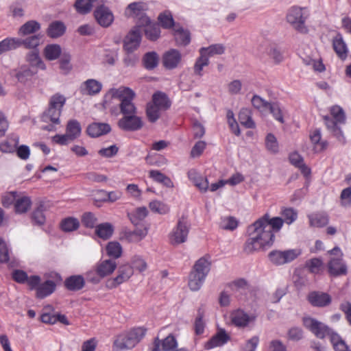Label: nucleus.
Masks as SVG:
<instances>
[{"mask_svg": "<svg viewBox=\"0 0 351 351\" xmlns=\"http://www.w3.org/2000/svg\"><path fill=\"white\" fill-rule=\"evenodd\" d=\"M146 329L139 327L118 335L114 341V349L124 350L133 348L143 338Z\"/></svg>", "mask_w": 351, "mask_h": 351, "instance_id": "nucleus-3", "label": "nucleus"}, {"mask_svg": "<svg viewBox=\"0 0 351 351\" xmlns=\"http://www.w3.org/2000/svg\"><path fill=\"white\" fill-rule=\"evenodd\" d=\"M56 289V284L52 280H47L36 289V297L44 298L51 294Z\"/></svg>", "mask_w": 351, "mask_h": 351, "instance_id": "nucleus-37", "label": "nucleus"}, {"mask_svg": "<svg viewBox=\"0 0 351 351\" xmlns=\"http://www.w3.org/2000/svg\"><path fill=\"white\" fill-rule=\"evenodd\" d=\"M252 106L258 109V110L263 112L266 110H268L270 104L271 103H269L265 99H263L262 97H261L258 95H254L252 98Z\"/></svg>", "mask_w": 351, "mask_h": 351, "instance_id": "nucleus-62", "label": "nucleus"}, {"mask_svg": "<svg viewBox=\"0 0 351 351\" xmlns=\"http://www.w3.org/2000/svg\"><path fill=\"white\" fill-rule=\"evenodd\" d=\"M270 226L264 220L258 219L247 228L249 237L246 240L243 250L246 254L270 247L274 241V234L270 232Z\"/></svg>", "mask_w": 351, "mask_h": 351, "instance_id": "nucleus-1", "label": "nucleus"}, {"mask_svg": "<svg viewBox=\"0 0 351 351\" xmlns=\"http://www.w3.org/2000/svg\"><path fill=\"white\" fill-rule=\"evenodd\" d=\"M240 123L246 128H254L256 125L252 118V112L248 108H242L239 114Z\"/></svg>", "mask_w": 351, "mask_h": 351, "instance_id": "nucleus-41", "label": "nucleus"}, {"mask_svg": "<svg viewBox=\"0 0 351 351\" xmlns=\"http://www.w3.org/2000/svg\"><path fill=\"white\" fill-rule=\"evenodd\" d=\"M85 286V279L82 275H73L64 280V287L71 291H77Z\"/></svg>", "mask_w": 351, "mask_h": 351, "instance_id": "nucleus-22", "label": "nucleus"}, {"mask_svg": "<svg viewBox=\"0 0 351 351\" xmlns=\"http://www.w3.org/2000/svg\"><path fill=\"white\" fill-rule=\"evenodd\" d=\"M154 344L152 351H173L178 346L177 341L172 335H168L162 341L158 337L156 338Z\"/></svg>", "mask_w": 351, "mask_h": 351, "instance_id": "nucleus-18", "label": "nucleus"}, {"mask_svg": "<svg viewBox=\"0 0 351 351\" xmlns=\"http://www.w3.org/2000/svg\"><path fill=\"white\" fill-rule=\"evenodd\" d=\"M19 48L17 38H7L0 42V55L4 52Z\"/></svg>", "mask_w": 351, "mask_h": 351, "instance_id": "nucleus-53", "label": "nucleus"}, {"mask_svg": "<svg viewBox=\"0 0 351 351\" xmlns=\"http://www.w3.org/2000/svg\"><path fill=\"white\" fill-rule=\"evenodd\" d=\"M210 261L206 257H202L195 262L189 276L188 285L192 291L200 289L210 270Z\"/></svg>", "mask_w": 351, "mask_h": 351, "instance_id": "nucleus-2", "label": "nucleus"}, {"mask_svg": "<svg viewBox=\"0 0 351 351\" xmlns=\"http://www.w3.org/2000/svg\"><path fill=\"white\" fill-rule=\"evenodd\" d=\"M133 275V268L125 265L119 267L118 275L112 280L111 287H116L118 285L126 282Z\"/></svg>", "mask_w": 351, "mask_h": 351, "instance_id": "nucleus-19", "label": "nucleus"}, {"mask_svg": "<svg viewBox=\"0 0 351 351\" xmlns=\"http://www.w3.org/2000/svg\"><path fill=\"white\" fill-rule=\"evenodd\" d=\"M201 49H205V53L208 57L221 55L225 51V47L222 44L211 45L208 47H202Z\"/></svg>", "mask_w": 351, "mask_h": 351, "instance_id": "nucleus-64", "label": "nucleus"}, {"mask_svg": "<svg viewBox=\"0 0 351 351\" xmlns=\"http://www.w3.org/2000/svg\"><path fill=\"white\" fill-rule=\"evenodd\" d=\"M324 119L327 128L340 142L344 143L345 137L341 128L338 126L339 122H337L336 120L328 116L324 117Z\"/></svg>", "mask_w": 351, "mask_h": 351, "instance_id": "nucleus-27", "label": "nucleus"}, {"mask_svg": "<svg viewBox=\"0 0 351 351\" xmlns=\"http://www.w3.org/2000/svg\"><path fill=\"white\" fill-rule=\"evenodd\" d=\"M145 10V5L142 2L130 3L125 10V15L128 17L136 18L141 16Z\"/></svg>", "mask_w": 351, "mask_h": 351, "instance_id": "nucleus-35", "label": "nucleus"}, {"mask_svg": "<svg viewBox=\"0 0 351 351\" xmlns=\"http://www.w3.org/2000/svg\"><path fill=\"white\" fill-rule=\"evenodd\" d=\"M237 219L232 216H226L221 218L219 227L221 229L232 231L238 226Z\"/></svg>", "mask_w": 351, "mask_h": 351, "instance_id": "nucleus-55", "label": "nucleus"}, {"mask_svg": "<svg viewBox=\"0 0 351 351\" xmlns=\"http://www.w3.org/2000/svg\"><path fill=\"white\" fill-rule=\"evenodd\" d=\"M109 93L113 97H117L121 100L119 107L123 116L136 113V108L132 102L135 93L131 88L122 86L119 88H112Z\"/></svg>", "mask_w": 351, "mask_h": 351, "instance_id": "nucleus-4", "label": "nucleus"}, {"mask_svg": "<svg viewBox=\"0 0 351 351\" xmlns=\"http://www.w3.org/2000/svg\"><path fill=\"white\" fill-rule=\"evenodd\" d=\"M290 162L300 169L301 172L306 176L310 175L311 169L304 163L303 158L296 152L292 153L289 156Z\"/></svg>", "mask_w": 351, "mask_h": 351, "instance_id": "nucleus-38", "label": "nucleus"}, {"mask_svg": "<svg viewBox=\"0 0 351 351\" xmlns=\"http://www.w3.org/2000/svg\"><path fill=\"white\" fill-rule=\"evenodd\" d=\"M106 252L108 256L117 258L121 255L122 247L118 242H110L106 246Z\"/></svg>", "mask_w": 351, "mask_h": 351, "instance_id": "nucleus-60", "label": "nucleus"}, {"mask_svg": "<svg viewBox=\"0 0 351 351\" xmlns=\"http://www.w3.org/2000/svg\"><path fill=\"white\" fill-rule=\"evenodd\" d=\"M302 324L307 330L319 339H324L326 336L330 337L332 333L335 332L327 325L310 316L304 317L302 318Z\"/></svg>", "mask_w": 351, "mask_h": 351, "instance_id": "nucleus-6", "label": "nucleus"}, {"mask_svg": "<svg viewBox=\"0 0 351 351\" xmlns=\"http://www.w3.org/2000/svg\"><path fill=\"white\" fill-rule=\"evenodd\" d=\"M267 55L275 64H280L284 59L280 49L276 45H269L267 49Z\"/></svg>", "mask_w": 351, "mask_h": 351, "instance_id": "nucleus-56", "label": "nucleus"}, {"mask_svg": "<svg viewBox=\"0 0 351 351\" xmlns=\"http://www.w3.org/2000/svg\"><path fill=\"white\" fill-rule=\"evenodd\" d=\"M260 220H264L270 226V232H273L274 231H279L282 228L284 221L282 217H276L273 218H269V216L266 214L263 217L259 219Z\"/></svg>", "mask_w": 351, "mask_h": 351, "instance_id": "nucleus-52", "label": "nucleus"}, {"mask_svg": "<svg viewBox=\"0 0 351 351\" xmlns=\"http://www.w3.org/2000/svg\"><path fill=\"white\" fill-rule=\"evenodd\" d=\"M158 60V56L156 52H147L143 58V65L148 70L154 69L157 66Z\"/></svg>", "mask_w": 351, "mask_h": 351, "instance_id": "nucleus-47", "label": "nucleus"}, {"mask_svg": "<svg viewBox=\"0 0 351 351\" xmlns=\"http://www.w3.org/2000/svg\"><path fill=\"white\" fill-rule=\"evenodd\" d=\"M230 320L233 325L238 328L247 327L250 323L255 320V317L249 315L241 309L234 311L230 314Z\"/></svg>", "mask_w": 351, "mask_h": 351, "instance_id": "nucleus-14", "label": "nucleus"}, {"mask_svg": "<svg viewBox=\"0 0 351 351\" xmlns=\"http://www.w3.org/2000/svg\"><path fill=\"white\" fill-rule=\"evenodd\" d=\"M175 40L178 46H186L191 41L190 33L182 27H174Z\"/></svg>", "mask_w": 351, "mask_h": 351, "instance_id": "nucleus-36", "label": "nucleus"}, {"mask_svg": "<svg viewBox=\"0 0 351 351\" xmlns=\"http://www.w3.org/2000/svg\"><path fill=\"white\" fill-rule=\"evenodd\" d=\"M145 34L150 40H156L160 35V29L158 24L152 23L145 28Z\"/></svg>", "mask_w": 351, "mask_h": 351, "instance_id": "nucleus-58", "label": "nucleus"}, {"mask_svg": "<svg viewBox=\"0 0 351 351\" xmlns=\"http://www.w3.org/2000/svg\"><path fill=\"white\" fill-rule=\"evenodd\" d=\"M119 128L125 132H134L143 127L142 118L134 114L123 116L118 121Z\"/></svg>", "mask_w": 351, "mask_h": 351, "instance_id": "nucleus-11", "label": "nucleus"}, {"mask_svg": "<svg viewBox=\"0 0 351 351\" xmlns=\"http://www.w3.org/2000/svg\"><path fill=\"white\" fill-rule=\"evenodd\" d=\"M333 49L338 56L344 60L347 57L348 48L341 34H337L333 39Z\"/></svg>", "mask_w": 351, "mask_h": 351, "instance_id": "nucleus-33", "label": "nucleus"}, {"mask_svg": "<svg viewBox=\"0 0 351 351\" xmlns=\"http://www.w3.org/2000/svg\"><path fill=\"white\" fill-rule=\"evenodd\" d=\"M230 339L224 329H220L215 335H213L204 346L205 349L210 350L216 347H221L226 344Z\"/></svg>", "mask_w": 351, "mask_h": 351, "instance_id": "nucleus-17", "label": "nucleus"}, {"mask_svg": "<svg viewBox=\"0 0 351 351\" xmlns=\"http://www.w3.org/2000/svg\"><path fill=\"white\" fill-rule=\"evenodd\" d=\"M110 130L111 128L108 123H93L88 126L86 132L90 137L96 138L109 133Z\"/></svg>", "mask_w": 351, "mask_h": 351, "instance_id": "nucleus-21", "label": "nucleus"}, {"mask_svg": "<svg viewBox=\"0 0 351 351\" xmlns=\"http://www.w3.org/2000/svg\"><path fill=\"white\" fill-rule=\"evenodd\" d=\"M206 313V308L204 304H202L197 311V316L194 322V330L197 335L204 333L206 326V322L204 320Z\"/></svg>", "mask_w": 351, "mask_h": 351, "instance_id": "nucleus-24", "label": "nucleus"}, {"mask_svg": "<svg viewBox=\"0 0 351 351\" xmlns=\"http://www.w3.org/2000/svg\"><path fill=\"white\" fill-rule=\"evenodd\" d=\"M162 111L164 110L149 102L146 107V115L149 121L155 123L160 118Z\"/></svg>", "mask_w": 351, "mask_h": 351, "instance_id": "nucleus-50", "label": "nucleus"}, {"mask_svg": "<svg viewBox=\"0 0 351 351\" xmlns=\"http://www.w3.org/2000/svg\"><path fill=\"white\" fill-rule=\"evenodd\" d=\"M94 16L97 23L104 27H109L114 21V15L111 10L103 4L97 6Z\"/></svg>", "mask_w": 351, "mask_h": 351, "instance_id": "nucleus-13", "label": "nucleus"}, {"mask_svg": "<svg viewBox=\"0 0 351 351\" xmlns=\"http://www.w3.org/2000/svg\"><path fill=\"white\" fill-rule=\"evenodd\" d=\"M117 268V263L113 260H104L97 264L96 269L99 276L105 278L113 273Z\"/></svg>", "mask_w": 351, "mask_h": 351, "instance_id": "nucleus-23", "label": "nucleus"}, {"mask_svg": "<svg viewBox=\"0 0 351 351\" xmlns=\"http://www.w3.org/2000/svg\"><path fill=\"white\" fill-rule=\"evenodd\" d=\"M189 232V226L184 219H179L176 226L169 234V243L173 245H178L185 243Z\"/></svg>", "mask_w": 351, "mask_h": 351, "instance_id": "nucleus-8", "label": "nucleus"}, {"mask_svg": "<svg viewBox=\"0 0 351 351\" xmlns=\"http://www.w3.org/2000/svg\"><path fill=\"white\" fill-rule=\"evenodd\" d=\"M310 138L314 145V151L315 152H322L325 150L328 146L326 141H321L322 135L319 129H315L311 134Z\"/></svg>", "mask_w": 351, "mask_h": 351, "instance_id": "nucleus-29", "label": "nucleus"}, {"mask_svg": "<svg viewBox=\"0 0 351 351\" xmlns=\"http://www.w3.org/2000/svg\"><path fill=\"white\" fill-rule=\"evenodd\" d=\"M150 102L164 111L171 106V101L167 95L160 91L152 95V99Z\"/></svg>", "mask_w": 351, "mask_h": 351, "instance_id": "nucleus-30", "label": "nucleus"}, {"mask_svg": "<svg viewBox=\"0 0 351 351\" xmlns=\"http://www.w3.org/2000/svg\"><path fill=\"white\" fill-rule=\"evenodd\" d=\"M82 132L80 123L77 120H70L66 127V134L73 141L77 138Z\"/></svg>", "mask_w": 351, "mask_h": 351, "instance_id": "nucleus-39", "label": "nucleus"}, {"mask_svg": "<svg viewBox=\"0 0 351 351\" xmlns=\"http://www.w3.org/2000/svg\"><path fill=\"white\" fill-rule=\"evenodd\" d=\"M149 207L152 212L160 215H165L169 211V207L167 204L158 200L152 201Z\"/></svg>", "mask_w": 351, "mask_h": 351, "instance_id": "nucleus-59", "label": "nucleus"}, {"mask_svg": "<svg viewBox=\"0 0 351 351\" xmlns=\"http://www.w3.org/2000/svg\"><path fill=\"white\" fill-rule=\"evenodd\" d=\"M66 31L64 23L60 21H56L51 23L47 28V35L52 38H59L62 36Z\"/></svg>", "mask_w": 351, "mask_h": 351, "instance_id": "nucleus-28", "label": "nucleus"}, {"mask_svg": "<svg viewBox=\"0 0 351 351\" xmlns=\"http://www.w3.org/2000/svg\"><path fill=\"white\" fill-rule=\"evenodd\" d=\"M147 234L146 229L125 230L123 232L122 237L128 242L137 243L141 241Z\"/></svg>", "mask_w": 351, "mask_h": 351, "instance_id": "nucleus-25", "label": "nucleus"}, {"mask_svg": "<svg viewBox=\"0 0 351 351\" xmlns=\"http://www.w3.org/2000/svg\"><path fill=\"white\" fill-rule=\"evenodd\" d=\"M287 21L298 32L306 34L308 29L305 25L306 16L303 8L298 6L291 7L287 14Z\"/></svg>", "mask_w": 351, "mask_h": 351, "instance_id": "nucleus-7", "label": "nucleus"}, {"mask_svg": "<svg viewBox=\"0 0 351 351\" xmlns=\"http://www.w3.org/2000/svg\"><path fill=\"white\" fill-rule=\"evenodd\" d=\"M182 60V55L177 49H170L162 56L163 66L167 69H173L178 66Z\"/></svg>", "mask_w": 351, "mask_h": 351, "instance_id": "nucleus-15", "label": "nucleus"}, {"mask_svg": "<svg viewBox=\"0 0 351 351\" xmlns=\"http://www.w3.org/2000/svg\"><path fill=\"white\" fill-rule=\"evenodd\" d=\"M113 230V226L110 223H104L97 226L95 232L99 237L108 239L112 236Z\"/></svg>", "mask_w": 351, "mask_h": 351, "instance_id": "nucleus-51", "label": "nucleus"}, {"mask_svg": "<svg viewBox=\"0 0 351 351\" xmlns=\"http://www.w3.org/2000/svg\"><path fill=\"white\" fill-rule=\"evenodd\" d=\"M330 339L335 351H351L337 332L332 333Z\"/></svg>", "mask_w": 351, "mask_h": 351, "instance_id": "nucleus-54", "label": "nucleus"}, {"mask_svg": "<svg viewBox=\"0 0 351 351\" xmlns=\"http://www.w3.org/2000/svg\"><path fill=\"white\" fill-rule=\"evenodd\" d=\"M141 29L134 27L124 38L123 49L127 53H132L139 47L141 41Z\"/></svg>", "mask_w": 351, "mask_h": 351, "instance_id": "nucleus-12", "label": "nucleus"}, {"mask_svg": "<svg viewBox=\"0 0 351 351\" xmlns=\"http://www.w3.org/2000/svg\"><path fill=\"white\" fill-rule=\"evenodd\" d=\"M65 102L66 98L64 95L59 93L53 95L50 99L49 108L42 116V121L45 123L51 122L52 123L58 124L62 108Z\"/></svg>", "mask_w": 351, "mask_h": 351, "instance_id": "nucleus-5", "label": "nucleus"}, {"mask_svg": "<svg viewBox=\"0 0 351 351\" xmlns=\"http://www.w3.org/2000/svg\"><path fill=\"white\" fill-rule=\"evenodd\" d=\"M32 205V201L27 196L16 197L14 203L15 211L17 213H26Z\"/></svg>", "mask_w": 351, "mask_h": 351, "instance_id": "nucleus-44", "label": "nucleus"}, {"mask_svg": "<svg viewBox=\"0 0 351 351\" xmlns=\"http://www.w3.org/2000/svg\"><path fill=\"white\" fill-rule=\"evenodd\" d=\"M309 303L316 307H324L331 302V297L326 293L319 291H312L307 297Z\"/></svg>", "mask_w": 351, "mask_h": 351, "instance_id": "nucleus-16", "label": "nucleus"}, {"mask_svg": "<svg viewBox=\"0 0 351 351\" xmlns=\"http://www.w3.org/2000/svg\"><path fill=\"white\" fill-rule=\"evenodd\" d=\"M36 70L27 66L21 67L15 74L20 82L25 83L36 73Z\"/></svg>", "mask_w": 351, "mask_h": 351, "instance_id": "nucleus-48", "label": "nucleus"}, {"mask_svg": "<svg viewBox=\"0 0 351 351\" xmlns=\"http://www.w3.org/2000/svg\"><path fill=\"white\" fill-rule=\"evenodd\" d=\"M300 255L296 250H288L285 251L273 250L268 254L270 261L276 265H281L289 263L295 259Z\"/></svg>", "mask_w": 351, "mask_h": 351, "instance_id": "nucleus-9", "label": "nucleus"}, {"mask_svg": "<svg viewBox=\"0 0 351 351\" xmlns=\"http://www.w3.org/2000/svg\"><path fill=\"white\" fill-rule=\"evenodd\" d=\"M60 226L64 232H73L80 227V221L77 218L69 217L62 220Z\"/></svg>", "mask_w": 351, "mask_h": 351, "instance_id": "nucleus-46", "label": "nucleus"}, {"mask_svg": "<svg viewBox=\"0 0 351 351\" xmlns=\"http://www.w3.org/2000/svg\"><path fill=\"white\" fill-rule=\"evenodd\" d=\"M330 254H335V252H339L337 257L332 258L328 264V272L333 276L346 275L347 274V267L342 260V254L340 249L337 247H334L330 252Z\"/></svg>", "mask_w": 351, "mask_h": 351, "instance_id": "nucleus-10", "label": "nucleus"}, {"mask_svg": "<svg viewBox=\"0 0 351 351\" xmlns=\"http://www.w3.org/2000/svg\"><path fill=\"white\" fill-rule=\"evenodd\" d=\"M310 225L314 227H323L328 224V217L325 214H315L309 216Z\"/></svg>", "mask_w": 351, "mask_h": 351, "instance_id": "nucleus-57", "label": "nucleus"}, {"mask_svg": "<svg viewBox=\"0 0 351 351\" xmlns=\"http://www.w3.org/2000/svg\"><path fill=\"white\" fill-rule=\"evenodd\" d=\"M96 195H104V197L101 199V202L113 203L122 197L123 193L120 191L108 192L101 189L97 191Z\"/></svg>", "mask_w": 351, "mask_h": 351, "instance_id": "nucleus-43", "label": "nucleus"}, {"mask_svg": "<svg viewBox=\"0 0 351 351\" xmlns=\"http://www.w3.org/2000/svg\"><path fill=\"white\" fill-rule=\"evenodd\" d=\"M149 176L153 181L162 184L167 188H173V182L171 180L158 170H151L149 171Z\"/></svg>", "mask_w": 351, "mask_h": 351, "instance_id": "nucleus-32", "label": "nucleus"}, {"mask_svg": "<svg viewBox=\"0 0 351 351\" xmlns=\"http://www.w3.org/2000/svg\"><path fill=\"white\" fill-rule=\"evenodd\" d=\"M49 204L45 202H40L32 213V220L38 225H43L45 222L44 212L49 208Z\"/></svg>", "mask_w": 351, "mask_h": 351, "instance_id": "nucleus-31", "label": "nucleus"}, {"mask_svg": "<svg viewBox=\"0 0 351 351\" xmlns=\"http://www.w3.org/2000/svg\"><path fill=\"white\" fill-rule=\"evenodd\" d=\"M305 266L311 273L315 274H319L324 269L323 261L319 258H313L307 261Z\"/></svg>", "mask_w": 351, "mask_h": 351, "instance_id": "nucleus-49", "label": "nucleus"}, {"mask_svg": "<svg viewBox=\"0 0 351 351\" xmlns=\"http://www.w3.org/2000/svg\"><path fill=\"white\" fill-rule=\"evenodd\" d=\"M95 3H103L104 0H76L74 3V8L77 13L80 14H86L89 13Z\"/></svg>", "mask_w": 351, "mask_h": 351, "instance_id": "nucleus-26", "label": "nucleus"}, {"mask_svg": "<svg viewBox=\"0 0 351 351\" xmlns=\"http://www.w3.org/2000/svg\"><path fill=\"white\" fill-rule=\"evenodd\" d=\"M148 214V210L146 207H139L132 213H128V216L134 226H137L142 221Z\"/></svg>", "mask_w": 351, "mask_h": 351, "instance_id": "nucleus-40", "label": "nucleus"}, {"mask_svg": "<svg viewBox=\"0 0 351 351\" xmlns=\"http://www.w3.org/2000/svg\"><path fill=\"white\" fill-rule=\"evenodd\" d=\"M44 53L46 59L49 60H56L62 54L61 47L56 44L48 45L45 48Z\"/></svg>", "mask_w": 351, "mask_h": 351, "instance_id": "nucleus-45", "label": "nucleus"}, {"mask_svg": "<svg viewBox=\"0 0 351 351\" xmlns=\"http://www.w3.org/2000/svg\"><path fill=\"white\" fill-rule=\"evenodd\" d=\"M40 29V25L36 21H29L23 24L19 29V35L26 36L36 33Z\"/></svg>", "mask_w": 351, "mask_h": 351, "instance_id": "nucleus-42", "label": "nucleus"}, {"mask_svg": "<svg viewBox=\"0 0 351 351\" xmlns=\"http://www.w3.org/2000/svg\"><path fill=\"white\" fill-rule=\"evenodd\" d=\"M281 215L284 223H286L288 225H290L292 223H293L297 219L298 217L297 212L294 209L291 208L283 209L281 212Z\"/></svg>", "mask_w": 351, "mask_h": 351, "instance_id": "nucleus-61", "label": "nucleus"}, {"mask_svg": "<svg viewBox=\"0 0 351 351\" xmlns=\"http://www.w3.org/2000/svg\"><path fill=\"white\" fill-rule=\"evenodd\" d=\"M332 118L339 123L343 124L346 121V115L343 110L339 106H334L330 108Z\"/></svg>", "mask_w": 351, "mask_h": 351, "instance_id": "nucleus-63", "label": "nucleus"}, {"mask_svg": "<svg viewBox=\"0 0 351 351\" xmlns=\"http://www.w3.org/2000/svg\"><path fill=\"white\" fill-rule=\"evenodd\" d=\"M102 88V84L94 79H89L83 82L80 86V93L86 95H95L98 94Z\"/></svg>", "mask_w": 351, "mask_h": 351, "instance_id": "nucleus-20", "label": "nucleus"}, {"mask_svg": "<svg viewBox=\"0 0 351 351\" xmlns=\"http://www.w3.org/2000/svg\"><path fill=\"white\" fill-rule=\"evenodd\" d=\"M42 35L36 34L27 37L25 39L18 38L19 47L22 45L26 49H36V47L40 44L42 40Z\"/></svg>", "mask_w": 351, "mask_h": 351, "instance_id": "nucleus-34", "label": "nucleus"}]
</instances>
